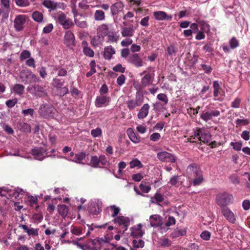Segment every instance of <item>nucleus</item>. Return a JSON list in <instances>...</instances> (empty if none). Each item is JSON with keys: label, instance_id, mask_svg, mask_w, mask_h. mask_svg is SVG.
<instances>
[{"label": "nucleus", "instance_id": "1", "mask_svg": "<svg viewBox=\"0 0 250 250\" xmlns=\"http://www.w3.org/2000/svg\"><path fill=\"white\" fill-rule=\"evenodd\" d=\"M188 172L190 176L194 178L192 183L196 186L200 185L203 181V172L196 164L189 165L187 168Z\"/></svg>", "mask_w": 250, "mask_h": 250}, {"label": "nucleus", "instance_id": "2", "mask_svg": "<svg viewBox=\"0 0 250 250\" xmlns=\"http://www.w3.org/2000/svg\"><path fill=\"white\" fill-rule=\"evenodd\" d=\"M106 242L102 238L88 240L85 244L79 245L80 247L83 250H102Z\"/></svg>", "mask_w": 250, "mask_h": 250}, {"label": "nucleus", "instance_id": "3", "mask_svg": "<svg viewBox=\"0 0 250 250\" xmlns=\"http://www.w3.org/2000/svg\"><path fill=\"white\" fill-rule=\"evenodd\" d=\"M112 221L115 226L120 229L117 232L121 234H124L125 232L130 225L129 218L123 215L117 216Z\"/></svg>", "mask_w": 250, "mask_h": 250}, {"label": "nucleus", "instance_id": "4", "mask_svg": "<svg viewBox=\"0 0 250 250\" xmlns=\"http://www.w3.org/2000/svg\"><path fill=\"white\" fill-rule=\"evenodd\" d=\"M233 199V196L226 192L219 193L216 197V202L220 207H226Z\"/></svg>", "mask_w": 250, "mask_h": 250}, {"label": "nucleus", "instance_id": "5", "mask_svg": "<svg viewBox=\"0 0 250 250\" xmlns=\"http://www.w3.org/2000/svg\"><path fill=\"white\" fill-rule=\"evenodd\" d=\"M47 151L45 147H36L31 150L30 153L35 159L42 161L45 157L48 156Z\"/></svg>", "mask_w": 250, "mask_h": 250}, {"label": "nucleus", "instance_id": "6", "mask_svg": "<svg viewBox=\"0 0 250 250\" xmlns=\"http://www.w3.org/2000/svg\"><path fill=\"white\" fill-rule=\"evenodd\" d=\"M213 96L214 100L218 101H222L225 96V91L222 88L218 81H215L213 83Z\"/></svg>", "mask_w": 250, "mask_h": 250}, {"label": "nucleus", "instance_id": "7", "mask_svg": "<svg viewBox=\"0 0 250 250\" xmlns=\"http://www.w3.org/2000/svg\"><path fill=\"white\" fill-rule=\"evenodd\" d=\"M27 90L32 94L40 97L46 95V90L39 84H34L28 87Z\"/></svg>", "mask_w": 250, "mask_h": 250}, {"label": "nucleus", "instance_id": "8", "mask_svg": "<svg viewBox=\"0 0 250 250\" xmlns=\"http://www.w3.org/2000/svg\"><path fill=\"white\" fill-rule=\"evenodd\" d=\"M127 61L136 67H140L144 65L142 59L137 53L130 54L127 58Z\"/></svg>", "mask_w": 250, "mask_h": 250}, {"label": "nucleus", "instance_id": "9", "mask_svg": "<svg viewBox=\"0 0 250 250\" xmlns=\"http://www.w3.org/2000/svg\"><path fill=\"white\" fill-rule=\"evenodd\" d=\"M154 73H147L145 75L141 80V83L138 89L141 90L146 86H149L153 81Z\"/></svg>", "mask_w": 250, "mask_h": 250}, {"label": "nucleus", "instance_id": "10", "mask_svg": "<svg viewBox=\"0 0 250 250\" xmlns=\"http://www.w3.org/2000/svg\"><path fill=\"white\" fill-rule=\"evenodd\" d=\"M26 21V16L18 15L16 16L14 21V28L17 31H20L24 28Z\"/></svg>", "mask_w": 250, "mask_h": 250}, {"label": "nucleus", "instance_id": "11", "mask_svg": "<svg viewBox=\"0 0 250 250\" xmlns=\"http://www.w3.org/2000/svg\"><path fill=\"white\" fill-rule=\"evenodd\" d=\"M71 9H72V13L73 14L74 16V22L75 24L79 27L82 28H85L88 27V23L86 21H80L78 19H77V17L79 15V13L76 9V5H70Z\"/></svg>", "mask_w": 250, "mask_h": 250}, {"label": "nucleus", "instance_id": "12", "mask_svg": "<svg viewBox=\"0 0 250 250\" xmlns=\"http://www.w3.org/2000/svg\"><path fill=\"white\" fill-rule=\"evenodd\" d=\"M111 99L107 95H102L97 96L95 105L97 107L106 106L109 104Z\"/></svg>", "mask_w": 250, "mask_h": 250}, {"label": "nucleus", "instance_id": "13", "mask_svg": "<svg viewBox=\"0 0 250 250\" xmlns=\"http://www.w3.org/2000/svg\"><path fill=\"white\" fill-rule=\"evenodd\" d=\"M157 157L161 161L169 163H174L175 162V156L167 151L158 152L157 154Z\"/></svg>", "mask_w": 250, "mask_h": 250}, {"label": "nucleus", "instance_id": "14", "mask_svg": "<svg viewBox=\"0 0 250 250\" xmlns=\"http://www.w3.org/2000/svg\"><path fill=\"white\" fill-rule=\"evenodd\" d=\"M150 224L151 227L154 228L160 227L163 229V218L160 215L154 214L149 217Z\"/></svg>", "mask_w": 250, "mask_h": 250}, {"label": "nucleus", "instance_id": "15", "mask_svg": "<svg viewBox=\"0 0 250 250\" xmlns=\"http://www.w3.org/2000/svg\"><path fill=\"white\" fill-rule=\"evenodd\" d=\"M143 102V99L140 98L129 99L126 102L127 107L130 110H132L137 107L140 106Z\"/></svg>", "mask_w": 250, "mask_h": 250}, {"label": "nucleus", "instance_id": "16", "mask_svg": "<svg viewBox=\"0 0 250 250\" xmlns=\"http://www.w3.org/2000/svg\"><path fill=\"white\" fill-rule=\"evenodd\" d=\"M97 35L99 38H104L107 36L109 33V26L106 24H103L98 26L97 30Z\"/></svg>", "mask_w": 250, "mask_h": 250}, {"label": "nucleus", "instance_id": "17", "mask_svg": "<svg viewBox=\"0 0 250 250\" xmlns=\"http://www.w3.org/2000/svg\"><path fill=\"white\" fill-rule=\"evenodd\" d=\"M153 16L155 19L158 21H163L165 20L171 21L172 19V16L171 15H167L165 12L162 11L154 12Z\"/></svg>", "mask_w": 250, "mask_h": 250}, {"label": "nucleus", "instance_id": "18", "mask_svg": "<svg viewBox=\"0 0 250 250\" xmlns=\"http://www.w3.org/2000/svg\"><path fill=\"white\" fill-rule=\"evenodd\" d=\"M223 215L230 222L234 223L235 221V218L233 213L227 207H225L222 209Z\"/></svg>", "mask_w": 250, "mask_h": 250}, {"label": "nucleus", "instance_id": "19", "mask_svg": "<svg viewBox=\"0 0 250 250\" xmlns=\"http://www.w3.org/2000/svg\"><path fill=\"white\" fill-rule=\"evenodd\" d=\"M31 72L28 70H22L20 74V78L22 83L25 84L31 83Z\"/></svg>", "mask_w": 250, "mask_h": 250}, {"label": "nucleus", "instance_id": "20", "mask_svg": "<svg viewBox=\"0 0 250 250\" xmlns=\"http://www.w3.org/2000/svg\"><path fill=\"white\" fill-rule=\"evenodd\" d=\"M150 106L148 104H145L141 107L137 114V117L139 119L145 118L148 114Z\"/></svg>", "mask_w": 250, "mask_h": 250}, {"label": "nucleus", "instance_id": "21", "mask_svg": "<svg viewBox=\"0 0 250 250\" xmlns=\"http://www.w3.org/2000/svg\"><path fill=\"white\" fill-rule=\"evenodd\" d=\"M64 43L69 46L74 44L75 37L73 33L70 31L65 32L64 35Z\"/></svg>", "mask_w": 250, "mask_h": 250}, {"label": "nucleus", "instance_id": "22", "mask_svg": "<svg viewBox=\"0 0 250 250\" xmlns=\"http://www.w3.org/2000/svg\"><path fill=\"white\" fill-rule=\"evenodd\" d=\"M115 49L111 45L104 48L103 56L105 60H109L112 58L113 55L115 54Z\"/></svg>", "mask_w": 250, "mask_h": 250}, {"label": "nucleus", "instance_id": "23", "mask_svg": "<svg viewBox=\"0 0 250 250\" xmlns=\"http://www.w3.org/2000/svg\"><path fill=\"white\" fill-rule=\"evenodd\" d=\"M83 54L88 57H93L94 56V52L88 45L86 41H83L82 42Z\"/></svg>", "mask_w": 250, "mask_h": 250}, {"label": "nucleus", "instance_id": "24", "mask_svg": "<svg viewBox=\"0 0 250 250\" xmlns=\"http://www.w3.org/2000/svg\"><path fill=\"white\" fill-rule=\"evenodd\" d=\"M187 234V228L180 229L179 228H176L170 234V237L173 238H177L180 236H185Z\"/></svg>", "mask_w": 250, "mask_h": 250}, {"label": "nucleus", "instance_id": "25", "mask_svg": "<svg viewBox=\"0 0 250 250\" xmlns=\"http://www.w3.org/2000/svg\"><path fill=\"white\" fill-rule=\"evenodd\" d=\"M127 134L130 140L134 143L137 144L140 142L141 138L135 134L132 128H128Z\"/></svg>", "mask_w": 250, "mask_h": 250}, {"label": "nucleus", "instance_id": "26", "mask_svg": "<svg viewBox=\"0 0 250 250\" xmlns=\"http://www.w3.org/2000/svg\"><path fill=\"white\" fill-rule=\"evenodd\" d=\"M18 129L24 133L30 132L31 131L30 125L26 123L20 121L17 125Z\"/></svg>", "mask_w": 250, "mask_h": 250}, {"label": "nucleus", "instance_id": "27", "mask_svg": "<svg viewBox=\"0 0 250 250\" xmlns=\"http://www.w3.org/2000/svg\"><path fill=\"white\" fill-rule=\"evenodd\" d=\"M142 225L141 224H138L136 228L133 229L131 232V235L133 237L141 238L144 234V232L142 229Z\"/></svg>", "mask_w": 250, "mask_h": 250}, {"label": "nucleus", "instance_id": "28", "mask_svg": "<svg viewBox=\"0 0 250 250\" xmlns=\"http://www.w3.org/2000/svg\"><path fill=\"white\" fill-rule=\"evenodd\" d=\"M123 4L121 2H117L112 4L110 7L111 13L113 16L118 13V12L123 9Z\"/></svg>", "mask_w": 250, "mask_h": 250}, {"label": "nucleus", "instance_id": "29", "mask_svg": "<svg viewBox=\"0 0 250 250\" xmlns=\"http://www.w3.org/2000/svg\"><path fill=\"white\" fill-rule=\"evenodd\" d=\"M134 30L133 27H125L122 28V36L124 37H131L133 36Z\"/></svg>", "mask_w": 250, "mask_h": 250}, {"label": "nucleus", "instance_id": "30", "mask_svg": "<svg viewBox=\"0 0 250 250\" xmlns=\"http://www.w3.org/2000/svg\"><path fill=\"white\" fill-rule=\"evenodd\" d=\"M164 200V197L161 193L156 192L153 197L151 198L150 201L153 204H156L160 205V203Z\"/></svg>", "mask_w": 250, "mask_h": 250}, {"label": "nucleus", "instance_id": "31", "mask_svg": "<svg viewBox=\"0 0 250 250\" xmlns=\"http://www.w3.org/2000/svg\"><path fill=\"white\" fill-rule=\"evenodd\" d=\"M211 137V134L208 132H202L201 133L200 138H198V141L201 142H203L204 144H208L209 142Z\"/></svg>", "mask_w": 250, "mask_h": 250}, {"label": "nucleus", "instance_id": "32", "mask_svg": "<svg viewBox=\"0 0 250 250\" xmlns=\"http://www.w3.org/2000/svg\"><path fill=\"white\" fill-rule=\"evenodd\" d=\"M58 211L61 216L64 218L68 214V208L65 205H59L58 206Z\"/></svg>", "mask_w": 250, "mask_h": 250}, {"label": "nucleus", "instance_id": "33", "mask_svg": "<svg viewBox=\"0 0 250 250\" xmlns=\"http://www.w3.org/2000/svg\"><path fill=\"white\" fill-rule=\"evenodd\" d=\"M64 81L62 79H60L57 77L53 78L52 82V85L57 88H61L64 84Z\"/></svg>", "mask_w": 250, "mask_h": 250}, {"label": "nucleus", "instance_id": "34", "mask_svg": "<svg viewBox=\"0 0 250 250\" xmlns=\"http://www.w3.org/2000/svg\"><path fill=\"white\" fill-rule=\"evenodd\" d=\"M24 90V86L22 84L17 83L13 87V92L21 96Z\"/></svg>", "mask_w": 250, "mask_h": 250}, {"label": "nucleus", "instance_id": "35", "mask_svg": "<svg viewBox=\"0 0 250 250\" xmlns=\"http://www.w3.org/2000/svg\"><path fill=\"white\" fill-rule=\"evenodd\" d=\"M86 154L84 152H81L75 155L74 159L72 161L76 163L81 164L83 161L86 157Z\"/></svg>", "mask_w": 250, "mask_h": 250}, {"label": "nucleus", "instance_id": "36", "mask_svg": "<svg viewBox=\"0 0 250 250\" xmlns=\"http://www.w3.org/2000/svg\"><path fill=\"white\" fill-rule=\"evenodd\" d=\"M105 14L101 10H96L94 14V19L97 21H101L105 19Z\"/></svg>", "mask_w": 250, "mask_h": 250}, {"label": "nucleus", "instance_id": "37", "mask_svg": "<svg viewBox=\"0 0 250 250\" xmlns=\"http://www.w3.org/2000/svg\"><path fill=\"white\" fill-rule=\"evenodd\" d=\"M42 4L47 8H50L55 10L57 8V4L50 0H44Z\"/></svg>", "mask_w": 250, "mask_h": 250}, {"label": "nucleus", "instance_id": "38", "mask_svg": "<svg viewBox=\"0 0 250 250\" xmlns=\"http://www.w3.org/2000/svg\"><path fill=\"white\" fill-rule=\"evenodd\" d=\"M88 210L90 213L97 215L99 214L102 210L99 208L98 205H96L95 204H92L89 207Z\"/></svg>", "mask_w": 250, "mask_h": 250}, {"label": "nucleus", "instance_id": "39", "mask_svg": "<svg viewBox=\"0 0 250 250\" xmlns=\"http://www.w3.org/2000/svg\"><path fill=\"white\" fill-rule=\"evenodd\" d=\"M32 17L34 21L38 22H40L42 21L43 16L41 12H39L38 11H36L32 13Z\"/></svg>", "mask_w": 250, "mask_h": 250}, {"label": "nucleus", "instance_id": "40", "mask_svg": "<svg viewBox=\"0 0 250 250\" xmlns=\"http://www.w3.org/2000/svg\"><path fill=\"white\" fill-rule=\"evenodd\" d=\"M99 165L98 157L96 155L92 156L89 165L93 167H100Z\"/></svg>", "mask_w": 250, "mask_h": 250}, {"label": "nucleus", "instance_id": "41", "mask_svg": "<svg viewBox=\"0 0 250 250\" xmlns=\"http://www.w3.org/2000/svg\"><path fill=\"white\" fill-rule=\"evenodd\" d=\"M107 209L110 210L112 211V213L111 215L112 217H115L117 216L120 211V208L116 207L115 205H112L107 207Z\"/></svg>", "mask_w": 250, "mask_h": 250}, {"label": "nucleus", "instance_id": "42", "mask_svg": "<svg viewBox=\"0 0 250 250\" xmlns=\"http://www.w3.org/2000/svg\"><path fill=\"white\" fill-rule=\"evenodd\" d=\"M130 167L132 168H134L135 167H138V168H142L143 167V165L138 159H135L130 162Z\"/></svg>", "mask_w": 250, "mask_h": 250}, {"label": "nucleus", "instance_id": "43", "mask_svg": "<svg viewBox=\"0 0 250 250\" xmlns=\"http://www.w3.org/2000/svg\"><path fill=\"white\" fill-rule=\"evenodd\" d=\"M145 242L141 239L133 240L132 241V246L134 248H142L144 247Z\"/></svg>", "mask_w": 250, "mask_h": 250}, {"label": "nucleus", "instance_id": "44", "mask_svg": "<svg viewBox=\"0 0 250 250\" xmlns=\"http://www.w3.org/2000/svg\"><path fill=\"white\" fill-rule=\"evenodd\" d=\"M145 184L144 181H142L139 185V188L142 192L147 193L150 191L151 187L149 186H146Z\"/></svg>", "mask_w": 250, "mask_h": 250}, {"label": "nucleus", "instance_id": "45", "mask_svg": "<svg viewBox=\"0 0 250 250\" xmlns=\"http://www.w3.org/2000/svg\"><path fill=\"white\" fill-rule=\"evenodd\" d=\"M200 117L203 120L206 122L212 119L209 111L202 112L200 115Z\"/></svg>", "mask_w": 250, "mask_h": 250}, {"label": "nucleus", "instance_id": "46", "mask_svg": "<svg viewBox=\"0 0 250 250\" xmlns=\"http://www.w3.org/2000/svg\"><path fill=\"white\" fill-rule=\"evenodd\" d=\"M16 4L21 7H27L30 5V2L28 0H14Z\"/></svg>", "mask_w": 250, "mask_h": 250}, {"label": "nucleus", "instance_id": "47", "mask_svg": "<svg viewBox=\"0 0 250 250\" xmlns=\"http://www.w3.org/2000/svg\"><path fill=\"white\" fill-rule=\"evenodd\" d=\"M230 47L231 49H234L239 45L238 41L235 37H232L229 42Z\"/></svg>", "mask_w": 250, "mask_h": 250}, {"label": "nucleus", "instance_id": "48", "mask_svg": "<svg viewBox=\"0 0 250 250\" xmlns=\"http://www.w3.org/2000/svg\"><path fill=\"white\" fill-rule=\"evenodd\" d=\"M68 19L66 16L62 12L59 14L57 17V21L61 25H62Z\"/></svg>", "mask_w": 250, "mask_h": 250}, {"label": "nucleus", "instance_id": "49", "mask_svg": "<svg viewBox=\"0 0 250 250\" xmlns=\"http://www.w3.org/2000/svg\"><path fill=\"white\" fill-rule=\"evenodd\" d=\"M236 127H239L241 125H246L249 124V120L248 119H239L236 120Z\"/></svg>", "mask_w": 250, "mask_h": 250}, {"label": "nucleus", "instance_id": "50", "mask_svg": "<svg viewBox=\"0 0 250 250\" xmlns=\"http://www.w3.org/2000/svg\"><path fill=\"white\" fill-rule=\"evenodd\" d=\"M74 24L75 23L72 21V20L68 18L62 26L64 29H68L73 27Z\"/></svg>", "mask_w": 250, "mask_h": 250}, {"label": "nucleus", "instance_id": "51", "mask_svg": "<svg viewBox=\"0 0 250 250\" xmlns=\"http://www.w3.org/2000/svg\"><path fill=\"white\" fill-rule=\"evenodd\" d=\"M157 98L159 100L164 103V104H167L168 102V99L167 95L164 93L159 94Z\"/></svg>", "mask_w": 250, "mask_h": 250}, {"label": "nucleus", "instance_id": "52", "mask_svg": "<svg viewBox=\"0 0 250 250\" xmlns=\"http://www.w3.org/2000/svg\"><path fill=\"white\" fill-rule=\"evenodd\" d=\"M40 112L42 116L44 118H47L50 116L51 111L50 108L44 107L43 108L40 109Z\"/></svg>", "mask_w": 250, "mask_h": 250}, {"label": "nucleus", "instance_id": "53", "mask_svg": "<svg viewBox=\"0 0 250 250\" xmlns=\"http://www.w3.org/2000/svg\"><path fill=\"white\" fill-rule=\"evenodd\" d=\"M229 179L231 183L234 185L239 184L240 183L239 177L238 175L235 173L231 174L229 176Z\"/></svg>", "mask_w": 250, "mask_h": 250}, {"label": "nucleus", "instance_id": "54", "mask_svg": "<svg viewBox=\"0 0 250 250\" xmlns=\"http://www.w3.org/2000/svg\"><path fill=\"white\" fill-rule=\"evenodd\" d=\"M230 145L232 146L233 148L236 151H240L242 146V143L241 141L237 142H231Z\"/></svg>", "mask_w": 250, "mask_h": 250}, {"label": "nucleus", "instance_id": "55", "mask_svg": "<svg viewBox=\"0 0 250 250\" xmlns=\"http://www.w3.org/2000/svg\"><path fill=\"white\" fill-rule=\"evenodd\" d=\"M27 201L29 202V205L31 207H33L34 205L37 204L38 198L36 196L30 195L27 197Z\"/></svg>", "mask_w": 250, "mask_h": 250}, {"label": "nucleus", "instance_id": "56", "mask_svg": "<svg viewBox=\"0 0 250 250\" xmlns=\"http://www.w3.org/2000/svg\"><path fill=\"white\" fill-rule=\"evenodd\" d=\"M102 130L101 128L97 127L96 129H92L91 130V135L94 137L101 136L102 135Z\"/></svg>", "mask_w": 250, "mask_h": 250}, {"label": "nucleus", "instance_id": "57", "mask_svg": "<svg viewBox=\"0 0 250 250\" xmlns=\"http://www.w3.org/2000/svg\"><path fill=\"white\" fill-rule=\"evenodd\" d=\"M0 2L5 9V11L7 12V15H8L10 11V0H0Z\"/></svg>", "mask_w": 250, "mask_h": 250}, {"label": "nucleus", "instance_id": "58", "mask_svg": "<svg viewBox=\"0 0 250 250\" xmlns=\"http://www.w3.org/2000/svg\"><path fill=\"white\" fill-rule=\"evenodd\" d=\"M82 231L83 229L81 227H73L71 229V233L76 235L82 234Z\"/></svg>", "mask_w": 250, "mask_h": 250}, {"label": "nucleus", "instance_id": "59", "mask_svg": "<svg viewBox=\"0 0 250 250\" xmlns=\"http://www.w3.org/2000/svg\"><path fill=\"white\" fill-rule=\"evenodd\" d=\"M112 69L115 72L124 73L125 72V67H123L121 64L118 63L114 66Z\"/></svg>", "mask_w": 250, "mask_h": 250}, {"label": "nucleus", "instance_id": "60", "mask_svg": "<svg viewBox=\"0 0 250 250\" xmlns=\"http://www.w3.org/2000/svg\"><path fill=\"white\" fill-rule=\"evenodd\" d=\"M241 103V99L239 98H236L231 104V107L234 108H238L239 107Z\"/></svg>", "mask_w": 250, "mask_h": 250}, {"label": "nucleus", "instance_id": "61", "mask_svg": "<svg viewBox=\"0 0 250 250\" xmlns=\"http://www.w3.org/2000/svg\"><path fill=\"white\" fill-rule=\"evenodd\" d=\"M30 53L27 50H23L20 55V59L21 61L25 60L30 57Z\"/></svg>", "mask_w": 250, "mask_h": 250}, {"label": "nucleus", "instance_id": "62", "mask_svg": "<svg viewBox=\"0 0 250 250\" xmlns=\"http://www.w3.org/2000/svg\"><path fill=\"white\" fill-rule=\"evenodd\" d=\"M176 220L173 216H169L167 221L166 222L165 226L170 227L171 225L175 224Z\"/></svg>", "mask_w": 250, "mask_h": 250}, {"label": "nucleus", "instance_id": "63", "mask_svg": "<svg viewBox=\"0 0 250 250\" xmlns=\"http://www.w3.org/2000/svg\"><path fill=\"white\" fill-rule=\"evenodd\" d=\"M18 100L16 98L8 100L6 102V105L9 108H12L15 106V105L17 103Z\"/></svg>", "mask_w": 250, "mask_h": 250}, {"label": "nucleus", "instance_id": "64", "mask_svg": "<svg viewBox=\"0 0 250 250\" xmlns=\"http://www.w3.org/2000/svg\"><path fill=\"white\" fill-rule=\"evenodd\" d=\"M125 77L124 75L121 74L117 79V83L118 85L122 86L125 83Z\"/></svg>", "mask_w": 250, "mask_h": 250}]
</instances>
